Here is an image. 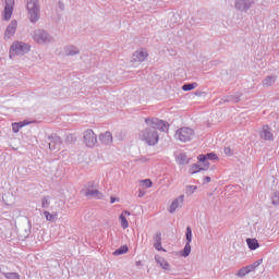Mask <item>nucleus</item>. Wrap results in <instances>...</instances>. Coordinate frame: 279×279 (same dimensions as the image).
I'll list each match as a JSON object with an SVG mask.
<instances>
[{"mask_svg": "<svg viewBox=\"0 0 279 279\" xmlns=\"http://www.w3.org/2000/svg\"><path fill=\"white\" fill-rule=\"evenodd\" d=\"M252 265H253V269H256L259 265H263V259H258L255 263H253Z\"/></svg>", "mask_w": 279, "mask_h": 279, "instance_id": "44", "label": "nucleus"}, {"mask_svg": "<svg viewBox=\"0 0 279 279\" xmlns=\"http://www.w3.org/2000/svg\"><path fill=\"white\" fill-rule=\"evenodd\" d=\"M277 80H278V76H276V75L266 76L263 80V84H264V86H272V84H276Z\"/></svg>", "mask_w": 279, "mask_h": 279, "instance_id": "21", "label": "nucleus"}, {"mask_svg": "<svg viewBox=\"0 0 279 279\" xmlns=\"http://www.w3.org/2000/svg\"><path fill=\"white\" fill-rule=\"evenodd\" d=\"M49 204H51V202H49V196H44L41 199L43 208H49Z\"/></svg>", "mask_w": 279, "mask_h": 279, "instance_id": "32", "label": "nucleus"}, {"mask_svg": "<svg viewBox=\"0 0 279 279\" xmlns=\"http://www.w3.org/2000/svg\"><path fill=\"white\" fill-rule=\"evenodd\" d=\"M119 219L121 221V227L123 228V230H128V228H130V222H128V218H125V215L121 214Z\"/></svg>", "mask_w": 279, "mask_h": 279, "instance_id": "24", "label": "nucleus"}, {"mask_svg": "<svg viewBox=\"0 0 279 279\" xmlns=\"http://www.w3.org/2000/svg\"><path fill=\"white\" fill-rule=\"evenodd\" d=\"M210 180H211L210 177H205L204 178V184H208V182H210Z\"/></svg>", "mask_w": 279, "mask_h": 279, "instance_id": "49", "label": "nucleus"}, {"mask_svg": "<svg viewBox=\"0 0 279 279\" xmlns=\"http://www.w3.org/2000/svg\"><path fill=\"white\" fill-rule=\"evenodd\" d=\"M154 247L157 250V252H165V248H162V243H154Z\"/></svg>", "mask_w": 279, "mask_h": 279, "instance_id": "41", "label": "nucleus"}, {"mask_svg": "<svg viewBox=\"0 0 279 279\" xmlns=\"http://www.w3.org/2000/svg\"><path fill=\"white\" fill-rule=\"evenodd\" d=\"M138 197H145V191L140 190L138 191Z\"/></svg>", "mask_w": 279, "mask_h": 279, "instance_id": "48", "label": "nucleus"}, {"mask_svg": "<svg viewBox=\"0 0 279 279\" xmlns=\"http://www.w3.org/2000/svg\"><path fill=\"white\" fill-rule=\"evenodd\" d=\"M199 171H202V166L194 163L191 166L190 168V173L194 174V173H199Z\"/></svg>", "mask_w": 279, "mask_h": 279, "instance_id": "30", "label": "nucleus"}, {"mask_svg": "<svg viewBox=\"0 0 279 279\" xmlns=\"http://www.w3.org/2000/svg\"><path fill=\"white\" fill-rule=\"evenodd\" d=\"M21 128H25V124L23 122H15L12 124V131L14 132V134H19Z\"/></svg>", "mask_w": 279, "mask_h": 279, "instance_id": "27", "label": "nucleus"}, {"mask_svg": "<svg viewBox=\"0 0 279 279\" xmlns=\"http://www.w3.org/2000/svg\"><path fill=\"white\" fill-rule=\"evenodd\" d=\"M128 252H130L128 245H122L113 252V256H122V254H128Z\"/></svg>", "mask_w": 279, "mask_h": 279, "instance_id": "22", "label": "nucleus"}, {"mask_svg": "<svg viewBox=\"0 0 279 279\" xmlns=\"http://www.w3.org/2000/svg\"><path fill=\"white\" fill-rule=\"evenodd\" d=\"M75 141H77V138H75L74 134H69L65 138V142L68 143H75Z\"/></svg>", "mask_w": 279, "mask_h": 279, "instance_id": "37", "label": "nucleus"}, {"mask_svg": "<svg viewBox=\"0 0 279 279\" xmlns=\"http://www.w3.org/2000/svg\"><path fill=\"white\" fill-rule=\"evenodd\" d=\"M48 141L50 151H60L62 149V137L58 136V134H51L48 136Z\"/></svg>", "mask_w": 279, "mask_h": 279, "instance_id": "6", "label": "nucleus"}, {"mask_svg": "<svg viewBox=\"0 0 279 279\" xmlns=\"http://www.w3.org/2000/svg\"><path fill=\"white\" fill-rule=\"evenodd\" d=\"M207 160H219V157L215 153H207Z\"/></svg>", "mask_w": 279, "mask_h": 279, "instance_id": "35", "label": "nucleus"}, {"mask_svg": "<svg viewBox=\"0 0 279 279\" xmlns=\"http://www.w3.org/2000/svg\"><path fill=\"white\" fill-rule=\"evenodd\" d=\"M197 191V185H187L186 186V193L187 195H193Z\"/></svg>", "mask_w": 279, "mask_h": 279, "instance_id": "31", "label": "nucleus"}, {"mask_svg": "<svg viewBox=\"0 0 279 279\" xmlns=\"http://www.w3.org/2000/svg\"><path fill=\"white\" fill-rule=\"evenodd\" d=\"M29 45L23 41H16L11 46V51H14L15 56H25V53H29Z\"/></svg>", "mask_w": 279, "mask_h": 279, "instance_id": "7", "label": "nucleus"}, {"mask_svg": "<svg viewBox=\"0 0 279 279\" xmlns=\"http://www.w3.org/2000/svg\"><path fill=\"white\" fill-rule=\"evenodd\" d=\"M122 215H126L128 217H130L131 213L128 210H124Z\"/></svg>", "mask_w": 279, "mask_h": 279, "instance_id": "51", "label": "nucleus"}, {"mask_svg": "<svg viewBox=\"0 0 279 279\" xmlns=\"http://www.w3.org/2000/svg\"><path fill=\"white\" fill-rule=\"evenodd\" d=\"M64 53L65 56H78L80 53V48L69 45L64 48Z\"/></svg>", "mask_w": 279, "mask_h": 279, "instance_id": "16", "label": "nucleus"}, {"mask_svg": "<svg viewBox=\"0 0 279 279\" xmlns=\"http://www.w3.org/2000/svg\"><path fill=\"white\" fill-rule=\"evenodd\" d=\"M182 202H184V195H181L179 198H175L171 203L169 213L173 214L175 210H178V208L180 207V203L182 204Z\"/></svg>", "mask_w": 279, "mask_h": 279, "instance_id": "15", "label": "nucleus"}, {"mask_svg": "<svg viewBox=\"0 0 279 279\" xmlns=\"http://www.w3.org/2000/svg\"><path fill=\"white\" fill-rule=\"evenodd\" d=\"M244 268L246 269V272H247V274H251V271H254V270H255V268H254V266H253L252 264L248 265V266H245Z\"/></svg>", "mask_w": 279, "mask_h": 279, "instance_id": "45", "label": "nucleus"}, {"mask_svg": "<svg viewBox=\"0 0 279 279\" xmlns=\"http://www.w3.org/2000/svg\"><path fill=\"white\" fill-rule=\"evenodd\" d=\"M2 276L7 279H21V275H19V272H2Z\"/></svg>", "mask_w": 279, "mask_h": 279, "instance_id": "26", "label": "nucleus"}, {"mask_svg": "<svg viewBox=\"0 0 279 279\" xmlns=\"http://www.w3.org/2000/svg\"><path fill=\"white\" fill-rule=\"evenodd\" d=\"M16 27H19V22L16 20L11 21L4 32V38H12L16 34Z\"/></svg>", "mask_w": 279, "mask_h": 279, "instance_id": "9", "label": "nucleus"}, {"mask_svg": "<svg viewBox=\"0 0 279 279\" xmlns=\"http://www.w3.org/2000/svg\"><path fill=\"white\" fill-rule=\"evenodd\" d=\"M44 215L47 219V221H53V215L50 214L49 211H44Z\"/></svg>", "mask_w": 279, "mask_h": 279, "instance_id": "42", "label": "nucleus"}, {"mask_svg": "<svg viewBox=\"0 0 279 279\" xmlns=\"http://www.w3.org/2000/svg\"><path fill=\"white\" fill-rule=\"evenodd\" d=\"M156 263H158V265H160V267L162 269H165L166 271H170L171 270V266L169 265V262H167L165 258L162 257H155Z\"/></svg>", "mask_w": 279, "mask_h": 279, "instance_id": "18", "label": "nucleus"}, {"mask_svg": "<svg viewBox=\"0 0 279 279\" xmlns=\"http://www.w3.org/2000/svg\"><path fill=\"white\" fill-rule=\"evenodd\" d=\"M177 162L179 165H189V162H191V158H189V156H186V153H180L177 156Z\"/></svg>", "mask_w": 279, "mask_h": 279, "instance_id": "17", "label": "nucleus"}, {"mask_svg": "<svg viewBox=\"0 0 279 279\" xmlns=\"http://www.w3.org/2000/svg\"><path fill=\"white\" fill-rule=\"evenodd\" d=\"M225 154L226 156H234V150L230 147H225Z\"/></svg>", "mask_w": 279, "mask_h": 279, "instance_id": "40", "label": "nucleus"}, {"mask_svg": "<svg viewBox=\"0 0 279 279\" xmlns=\"http://www.w3.org/2000/svg\"><path fill=\"white\" fill-rule=\"evenodd\" d=\"M142 184L146 186V189H151L154 183L149 179L142 180Z\"/></svg>", "mask_w": 279, "mask_h": 279, "instance_id": "36", "label": "nucleus"}, {"mask_svg": "<svg viewBox=\"0 0 279 279\" xmlns=\"http://www.w3.org/2000/svg\"><path fill=\"white\" fill-rule=\"evenodd\" d=\"M247 270H246V268L245 267H243V268H241L240 270H238V272H236V276L239 277V278H245V276H247Z\"/></svg>", "mask_w": 279, "mask_h": 279, "instance_id": "33", "label": "nucleus"}, {"mask_svg": "<svg viewBox=\"0 0 279 279\" xmlns=\"http://www.w3.org/2000/svg\"><path fill=\"white\" fill-rule=\"evenodd\" d=\"M153 239L155 243H162V233L158 231Z\"/></svg>", "mask_w": 279, "mask_h": 279, "instance_id": "34", "label": "nucleus"}, {"mask_svg": "<svg viewBox=\"0 0 279 279\" xmlns=\"http://www.w3.org/2000/svg\"><path fill=\"white\" fill-rule=\"evenodd\" d=\"M32 36L37 45H47V43H51V35L43 28L35 29Z\"/></svg>", "mask_w": 279, "mask_h": 279, "instance_id": "3", "label": "nucleus"}, {"mask_svg": "<svg viewBox=\"0 0 279 279\" xmlns=\"http://www.w3.org/2000/svg\"><path fill=\"white\" fill-rule=\"evenodd\" d=\"M197 86V83H186L182 86V90L189 92L194 90V88Z\"/></svg>", "mask_w": 279, "mask_h": 279, "instance_id": "29", "label": "nucleus"}, {"mask_svg": "<svg viewBox=\"0 0 279 279\" xmlns=\"http://www.w3.org/2000/svg\"><path fill=\"white\" fill-rule=\"evenodd\" d=\"M145 123L148 126L140 132V138L145 141L147 145H158V141H160L158 130L159 132H169V122L158 118H146Z\"/></svg>", "mask_w": 279, "mask_h": 279, "instance_id": "1", "label": "nucleus"}, {"mask_svg": "<svg viewBox=\"0 0 279 279\" xmlns=\"http://www.w3.org/2000/svg\"><path fill=\"white\" fill-rule=\"evenodd\" d=\"M256 5V0H235L234 8L238 12H247L251 8Z\"/></svg>", "mask_w": 279, "mask_h": 279, "instance_id": "5", "label": "nucleus"}, {"mask_svg": "<svg viewBox=\"0 0 279 279\" xmlns=\"http://www.w3.org/2000/svg\"><path fill=\"white\" fill-rule=\"evenodd\" d=\"M197 159H198L199 162H208V157H207L206 154L205 155L204 154L199 155L197 157Z\"/></svg>", "mask_w": 279, "mask_h": 279, "instance_id": "39", "label": "nucleus"}, {"mask_svg": "<svg viewBox=\"0 0 279 279\" xmlns=\"http://www.w3.org/2000/svg\"><path fill=\"white\" fill-rule=\"evenodd\" d=\"M175 136L181 141V143H189L190 141H193L195 131L191 128H181L175 132Z\"/></svg>", "mask_w": 279, "mask_h": 279, "instance_id": "4", "label": "nucleus"}, {"mask_svg": "<svg viewBox=\"0 0 279 279\" xmlns=\"http://www.w3.org/2000/svg\"><path fill=\"white\" fill-rule=\"evenodd\" d=\"M99 141L102 143V145H112V133L110 131L100 133Z\"/></svg>", "mask_w": 279, "mask_h": 279, "instance_id": "12", "label": "nucleus"}, {"mask_svg": "<svg viewBox=\"0 0 279 279\" xmlns=\"http://www.w3.org/2000/svg\"><path fill=\"white\" fill-rule=\"evenodd\" d=\"M26 10L31 23H38L40 19V5L38 4V0H27Z\"/></svg>", "mask_w": 279, "mask_h": 279, "instance_id": "2", "label": "nucleus"}, {"mask_svg": "<svg viewBox=\"0 0 279 279\" xmlns=\"http://www.w3.org/2000/svg\"><path fill=\"white\" fill-rule=\"evenodd\" d=\"M114 202H119V198L111 196L110 204H114Z\"/></svg>", "mask_w": 279, "mask_h": 279, "instance_id": "47", "label": "nucleus"}, {"mask_svg": "<svg viewBox=\"0 0 279 279\" xmlns=\"http://www.w3.org/2000/svg\"><path fill=\"white\" fill-rule=\"evenodd\" d=\"M85 197H94V199H101L104 194L99 190H85Z\"/></svg>", "mask_w": 279, "mask_h": 279, "instance_id": "13", "label": "nucleus"}, {"mask_svg": "<svg viewBox=\"0 0 279 279\" xmlns=\"http://www.w3.org/2000/svg\"><path fill=\"white\" fill-rule=\"evenodd\" d=\"M241 93H236L234 95L226 96L222 98V101H227L228 104H239L241 101Z\"/></svg>", "mask_w": 279, "mask_h": 279, "instance_id": "14", "label": "nucleus"}, {"mask_svg": "<svg viewBox=\"0 0 279 279\" xmlns=\"http://www.w3.org/2000/svg\"><path fill=\"white\" fill-rule=\"evenodd\" d=\"M260 138H263V141H274V133H271V128H269V125L265 124L263 126Z\"/></svg>", "mask_w": 279, "mask_h": 279, "instance_id": "10", "label": "nucleus"}, {"mask_svg": "<svg viewBox=\"0 0 279 279\" xmlns=\"http://www.w3.org/2000/svg\"><path fill=\"white\" fill-rule=\"evenodd\" d=\"M137 265H141V262H137Z\"/></svg>", "mask_w": 279, "mask_h": 279, "instance_id": "53", "label": "nucleus"}, {"mask_svg": "<svg viewBox=\"0 0 279 279\" xmlns=\"http://www.w3.org/2000/svg\"><path fill=\"white\" fill-rule=\"evenodd\" d=\"M83 141L86 147H94L97 145V134L92 129H88L84 132Z\"/></svg>", "mask_w": 279, "mask_h": 279, "instance_id": "8", "label": "nucleus"}, {"mask_svg": "<svg viewBox=\"0 0 279 279\" xmlns=\"http://www.w3.org/2000/svg\"><path fill=\"white\" fill-rule=\"evenodd\" d=\"M59 8H60V10H64V3L59 2Z\"/></svg>", "mask_w": 279, "mask_h": 279, "instance_id": "50", "label": "nucleus"}, {"mask_svg": "<svg viewBox=\"0 0 279 279\" xmlns=\"http://www.w3.org/2000/svg\"><path fill=\"white\" fill-rule=\"evenodd\" d=\"M191 254V242H186L184 248L180 252V255L183 256V258L189 257Z\"/></svg>", "mask_w": 279, "mask_h": 279, "instance_id": "23", "label": "nucleus"}, {"mask_svg": "<svg viewBox=\"0 0 279 279\" xmlns=\"http://www.w3.org/2000/svg\"><path fill=\"white\" fill-rule=\"evenodd\" d=\"M209 167H210V162H208V161L203 162V167H201V170L208 171Z\"/></svg>", "mask_w": 279, "mask_h": 279, "instance_id": "43", "label": "nucleus"}, {"mask_svg": "<svg viewBox=\"0 0 279 279\" xmlns=\"http://www.w3.org/2000/svg\"><path fill=\"white\" fill-rule=\"evenodd\" d=\"M22 123H23L24 125H29V122H27V121H22Z\"/></svg>", "mask_w": 279, "mask_h": 279, "instance_id": "52", "label": "nucleus"}, {"mask_svg": "<svg viewBox=\"0 0 279 279\" xmlns=\"http://www.w3.org/2000/svg\"><path fill=\"white\" fill-rule=\"evenodd\" d=\"M220 62L221 61H219V60H213V61H210V65L211 66H217Z\"/></svg>", "mask_w": 279, "mask_h": 279, "instance_id": "46", "label": "nucleus"}, {"mask_svg": "<svg viewBox=\"0 0 279 279\" xmlns=\"http://www.w3.org/2000/svg\"><path fill=\"white\" fill-rule=\"evenodd\" d=\"M246 244L248 245V250L252 251L258 250V247H260V244H258V240L252 238L246 239Z\"/></svg>", "mask_w": 279, "mask_h": 279, "instance_id": "19", "label": "nucleus"}, {"mask_svg": "<svg viewBox=\"0 0 279 279\" xmlns=\"http://www.w3.org/2000/svg\"><path fill=\"white\" fill-rule=\"evenodd\" d=\"M147 56H148L147 52L143 50H137L132 56V62H145V60L147 59Z\"/></svg>", "mask_w": 279, "mask_h": 279, "instance_id": "11", "label": "nucleus"}, {"mask_svg": "<svg viewBox=\"0 0 279 279\" xmlns=\"http://www.w3.org/2000/svg\"><path fill=\"white\" fill-rule=\"evenodd\" d=\"M271 199V204L272 206H279V192L276 191L272 193V195L270 196Z\"/></svg>", "mask_w": 279, "mask_h": 279, "instance_id": "25", "label": "nucleus"}, {"mask_svg": "<svg viewBox=\"0 0 279 279\" xmlns=\"http://www.w3.org/2000/svg\"><path fill=\"white\" fill-rule=\"evenodd\" d=\"M12 12H14V8L7 2L4 7V21L12 19Z\"/></svg>", "mask_w": 279, "mask_h": 279, "instance_id": "20", "label": "nucleus"}, {"mask_svg": "<svg viewBox=\"0 0 279 279\" xmlns=\"http://www.w3.org/2000/svg\"><path fill=\"white\" fill-rule=\"evenodd\" d=\"M185 239H186L187 243H191V241H193V229H191V227L186 228Z\"/></svg>", "mask_w": 279, "mask_h": 279, "instance_id": "28", "label": "nucleus"}, {"mask_svg": "<svg viewBox=\"0 0 279 279\" xmlns=\"http://www.w3.org/2000/svg\"><path fill=\"white\" fill-rule=\"evenodd\" d=\"M95 189V182L89 181L86 185H85V191H93Z\"/></svg>", "mask_w": 279, "mask_h": 279, "instance_id": "38", "label": "nucleus"}]
</instances>
